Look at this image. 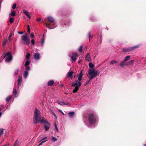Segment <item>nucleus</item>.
Listing matches in <instances>:
<instances>
[{
    "mask_svg": "<svg viewBox=\"0 0 146 146\" xmlns=\"http://www.w3.org/2000/svg\"><path fill=\"white\" fill-rule=\"evenodd\" d=\"M17 90H15L13 91V93L15 95H16L17 94Z\"/></svg>",
    "mask_w": 146,
    "mask_h": 146,
    "instance_id": "49530a36",
    "label": "nucleus"
},
{
    "mask_svg": "<svg viewBox=\"0 0 146 146\" xmlns=\"http://www.w3.org/2000/svg\"><path fill=\"white\" fill-rule=\"evenodd\" d=\"M90 80H89V81H87L86 82V83H85V85H87V84H89V83L90 82Z\"/></svg>",
    "mask_w": 146,
    "mask_h": 146,
    "instance_id": "3c124183",
    "label": "nucleus"
},
{
    "mask_svg": "<svg viewBox=\"0 0 146 146\" xmlns=\"http://www.w3.org/2000/svg\"><path fill=\"white\" fill-rule=\"evenodd\" d=\"M57 102L59 104H60L61 105H64L66 104L64 102L60 101H57Z\"/></svg>",
    "mask_w": 146,
    "mask_h": 146,
    "instance_id": "aec40b11",
    "label": "nucleus"
},
{
    "mask_svg": "<svg viewBox=\"0 0 146 146\" xmlns=\"http://www.w3.org/2000/svg\"><path fill=\"white\" fill-rule=\"evenodd\" d=\"M54 82L53 80H50L48 82V86H51L54 83Z\"/></svg>",
    "mask_w": 146,
    "mask_h": 146,
    "instance_id": "f3484780",
    "label": "nucleus"
},
{
    "mask_svg": "<svg viewBox=\"0 0 146 146\" xmlns=\"http://www.w3.org/2000/svg\"><path fill=\"white\" fill-rule=\"evenodd\" d=\"M62 114H63V115H64V113L62 111Z\"/></svg>",
    "mask_w": 146,
    "mask_h": 146,
    "instance_id": "13d9d810",
    "label": "nucleus"
},
{
    "mask_svg": "<svg viewBox=\"0 0 146 146\" xmlns=\"http://www.w3.org/2000/svg\"><path fill=\"white\" fill-rule=\"evenodd\" d=\"M41 18H38L37 19L36 21H40L41 20Z\"/></svg>",
    "mask_w": 146,
    "mask_h": 146,
    "instance_id": "8fccbe9b",
    "label": "nucleus"
},
{
    "mask_svg": "<svg viewBox=\"0 0 146 146\" xmlns=\"http://www.w3.org/2000/svg\"><path fill=\"white\" fill-rule=\"evenodd\" d=\"M7 40L5 39L4 42L2 44V45L3 46L5 45L7 43Z\"/></svg>",
    "mask_w": 146,
    "mask_h": 146,
    "instance_id": "ea45409f",
    "label": "nucleus"
},
{
    "mask_svg": "<svg viewBox=\"0 0 146 146\" xmlns=\"http://www.w3.org/2000/svg\"><path fill=\"white\" fill-rule=\"evenodd\" d=\"M48 19L49 21L51 23H53L54 22V20L51 17L49 16L48 17Z\"/></svg>",
    "mask_w": 146,
    "mask_h": 146,
    "instance_id": "4468645a",
    "label": "nucleus"
},
{
    "mask_svg": "<svg viewBox=\"0 0 146 146\" xmlns=\"http://www.w3.org/2000/svg\"><path fill=\"white\" fill-rule=\"evenodd\" d=\"M11 96L10 95L6 99V101L7 102H8L11 99Z\"/></svg>",
    "mask_w": 146,
    "mask_h": 146,
    "instance_id": "b1692460",
    "label": "nucleus"
},
{
    "mask_svg": "<svg viewBox=\"0 0 146 146\" xmlns=\"http://www.w3.org/2000/svg\"><path fill=\"white\" fill-rule=\"evenodd\" d=\"M88 35H89V38L90 39L92 38L93 36H91L90 32L89 33Z\"/></svg>",
    "mask_w": 146,
    "mask_h": 146,
    "instance_id": "58836bf2",
    "label": "nucleus"
},
{
    "mask_svg": "<svg viewBox=\"0 0 146 146\" xmlns=\"http://www.w3.org/2000/svg\"><path fill=\"white\" fill-rule=\"evenodd\" d=\"M74 112H69V114L70 117H73V116L74 115Z\"/></svg>",
    "mask_w": 146,
    "mask_h": 146,
    "instance_id": "393cba45",
    "label": "nucleus"
},
{
    "mask_svg": "<svg viewBox=\"0 0 146 146\" xmlns=\"http://www.w3.org/2000/svg\"><path fill=\"white\" fill-rule=\"evenodd\" d=\"M82 45H81L78 49V50L80 52H81L82 51Z\"/></svg>",
    "mask_w": 146,
    "mask_h": 146,
    "instance_id": "7c9ffc66",
    "label": "nucleus"
},
{
    "mask_svg": "<svg viewBox=\"0 0 146 146\" xmlns=\"http://www.w3.org/2000/svg\"><path fill=\"white\" fill-rule=\"evenodd\" d=\"M14 20V18H11L10 19L9 22L11 23H12L13 22Z\"/></svg>",
    "mask_w": 146,
    "mask_h": 146,
    "instance_id": "e433bc0d",
    "label": "nucleus"
},
{
    "mask_svg": "<svg viewBox=\"0 0 146 146\" xmlns=\"http://www.w3.org/2000/svg\"><path fill=\"white\" fill-rule=\"evenodd\" d=\"M134 62V60H131L130 61L127 63V65H129L132 64Z\"/></svg>",
    "mask_w": 146,
    "mask_h": 146,
    "instance_id": "4be33fe9",
    "label": "nucleus"
},
{
    "mask_svg": "<svg viewBox=\"0 0 146 146\" xmlns=\"http://www.w3.org/2000/svg\"><path fill=\"white\" fill-rule=\"evenodd\" d=\"M11 15L12 16H15V13L13 11L11 13Z\"/></svg>",
    "mask_w": 146,
    "mask_h": 146,
    "instance_id": "72a5a7b5",
    "label": "nucleus"
},
{
    "mask_svg": "<svg viewBox=\"0 0 146 146\" xmlns=\"http://www.w3.org/2000/svg\"><path fill=\"white\" fill-rule=\"evenodd\" d=\"M47 140H46L45 141H41L42 142L41 143H40L38 145V146H40L41 145H42L43 143L45 142Z\"/></svg>",
    "mask_w": 146,
    "mask_h": 146,
    "instance_id": "4c0bfd02",
    "label": "nucleus"
},
{
    "mask_svg": "<svg viewBox=\"0 0 146 146\" xmlns=\"http://www.w3.org/2000/svg\"><path fill=\"white\" fill-rule=\"evenodd\" d=\"M18 33L19 34H22L23 33V32H18Z\"/></svg>",
    "mask_w": 146,
    "mask_h": 146,
    "instance_id": "603ef678",
    "label": "nucleus"
},
{
    "mask_svg": "<svg viewBox=\"0 0 146 146\" xmlns=\"http://www.w3.org/2000/svg\"><path fill=\"white\" fill-rule=\"evenodd\" d=\"M73 72L72 71L69 72L67 74V76L70 77L71 79L72 78V74Z\"/></svg>",
    "mask_w": 146,
    "mask_h": 146,
    "instance_id": "f8f14e48",
    "label": "nucleus"
},
{
    "mask_svg": "<svg viewBox=\"0 0 146 146\" xmlns=\"http://www.w3.org/2000/svg\"><path fill=\"white\" fill-rule=\"evenodd\" d=\"M47 137H44V138L42 139L41 141H44V139H47Z\"/></svg>",
    "mask_w": 146,
    "mask_h": 146,
    "instance_id": "09e8293b",
    "label": "nucleus"
},
{
    "mask_svg": "<svg viewBox=\"0 0 146 146\" xmlns=\"http://www.w3.org/2000/svg\"><path fill=\"white\" fill-rule=\"evenodd\" d=\"M18 69H17V70H15V75H17L18 74Z\"/></svg>",
    "mask_w": 146,
    "mask_h": 146,
    "instance_id": "37998d69",
    "label": "nucleus"
},
{
    "mask_svg": "<svg viewBox=\"0 0 146 146\" xmlns=\"http://www.w3.org/2000/svg\"><path fill=\"white\" fill-rule=\"evenodd\" d=\"M2 115V113L1 112H0V117Z\"/></svg>",
    "mask_w": 146,
    "mask_h": 146,
    "instance_id": "6e6d98bb",
    "label": "nucleus"
},
{
    "mask_svg": "<svg viewBox=\"0 0 146 146\" xmlns=\"http://www.w3.org/2000/svg\"><path fill=\"white\" fill-rule=\"evenodd\" d=\"M85 60L86 61L88 62H90L91 61V58L89 53H87L86 55L85 58Z\"/></svg>",
    "mask_w": 146,
    "mask_h": 146,
    "instance_id": "9d476101",
    "label": "nucleus"
},
{
    "mask_svg": "<svg viewBox=\"0 0 146 146\" xmlns=\"http://www.w3.org/2000/svg\"><path fill=\"white\" fill-rule=\"evenodd\" d=\"M89 120L90 123H95L96 121V118L92 114H90L89 116Z\"/></svg>",
    "mask_w": 146,
    "mask_h": 146,
    "instance_id": "423d86ee",
    "label": "nucleus"
},
{
    "mask_svg": "<svg viewBox=\"0 0 146 146\" xmlns=\"http://www.w3.org/2000/svg\"><path fill=\"white\" fill-rule=\"evenodd\" d=\"M22 77L21 76H19L18 78V86H19L20 84V82L22 81Z\"/></svg>",
    "mask_w": 146,
    "mask_h": 146,
    "instance_id": "ddd939ff",
    "label": "nucleus"
},
{
    "mask_svg": "<svg viewBox=\"0 0 146 146\" xmlns=\"http://www.w3.org/2000/svg\"><path fill=\"white\" fill-rule=\"evenodd\" d=\"M30 64V62L29 61H27L25 64V66H27L28 65H29Z\"/></svg>",
    "mask_w": 146,
    "mask_h": 146,
    "instance_id": "c9c22d12",
    "label": "nucleus"
},
{
    "mask_svg": "<svg viewBox=\"0 0 146 146\" xmlns=\"http://www.w3.org/2000/svg\"><path fill=\"white\" fill-rule=\"evenodd\" d=\"M118 62V61L115 60H112L111 61L110 63V64L112 65L113 64H114Z\"/></svg>",
    "mask_w": 146,
    "mask_h": 146,
    "instance_id": "bb28decb",
    "label": "nucleus"
},
{
    "mask_svg": "<svg viewBox=\"0 0 146 146\" xmlns=\"http://www.w3.org/2000/svg\"><path fill=\"white\" fill-rule=\"evenodd\" d=\"M46 27H48L50 29H51V28L50 27H48V24L46 23ZM52 29V28H51V29Z\"/></svg>",
    "mask_w": 146,
    "mask_h": 146,
    "instance_id": "5fc2aeb1",
    "label": "nucleus"
},
{
    "mask_svg": "<svg viewBox=\"0 0 146 146\" xmlns=\"http://www.w3.org/2000/svg\"><path fill=\"white\" fill-rule=\"evenodd\" d=\"M2 146H10V144H7L5 145H3Z\"/></svg>",
    "mask_w": 146,
    "mask_h": 146,
    "instance_id": "864d4df0",
    "label": "nucleus"
},
{
    "mask_svg": "<svg viewBox=\"0 0 146 146\" xmlns=\"http://www.w3.org/2000/svg\"><path fill=\"white\" fill-rule=\"evenodd\" d=\"M78 76V80H76L75 82H73L72 84V86L75 87L73 91V93H76L77 92L81 85V84L80 81L82 79L83 76L82 70L80 71V74Z\"/></svg>",
    "mask_w": 146,
    "mask_h": 146,
    "instance_id": "f03ea898",
    "label": "nucleus"
},
{
    "mask_svg": "<svg viewBox=\"0 0 146 146\" xmlns=\"http://www.w3.org/2000/svg\"><path fill=\"white\" fill-rule=\"evenodd\" d=\"M51 112L52 114L54 116V117H55V119H57V117L56 115L55 114V113L52 111L51 110Z\"/></svg>",
    "mask_w": 146,
    "mask_h": 146,
    "instance_id": "473e14b6",
    "label": "nucleus"
},
{
    "mask_svg": "<svg viewBox=\"0 0 146 146\" xmlns=\"http://www.w3.org/2000/svg\"><path fill=\"white\" fill-rule=\"evenodd\" d=\"M130 56H127L125 57L124 60L126 62L127 61L129 60L130 59Z\"/></svg>",
    "mask_w": 146,
    "mask_h": 146,
    "instance_id": "6ab92c4d",
    "label": "nucleus"
},
{
    "mask_svg": "<svg viewBox=\"0 0 146 146\" xmlns=\"http://www.w3.org/2000/svg\"><path fill=\"white\" fill-rule=\"evenodd\" d=\"M16 4L15 3H14L13 5L12 8L13 9H15L16 8Z\"/></svg>",
    "mask_w": 146,
    "mask_h": 146,
    "instance_id": "a19ab883",
    "label": "nucleus"
},
{
    "mask_svg": "<svg viewBox=\"0 0 146 146\" xmlns=\"http://www.w3.org/2000/svg\"><path fill=\"white\" fill-rule=\"evenodd\" d=\"M144 146H146V145H144Z\"/></svg>",
    "mask_w": 146,
    "mask_h": 146,
    "instance_id": "bf43d9fd",
    "label": "nucleus"
},
{
    "mask_svg": "<svg viewBox=\"0 0 146 146\" xmlns=\"http://www.w3.org/2000/svg\"><path fill=\"white\" fill-rule=\"evenodd\" d=\"M30 56V54L29 53H27L26 56V58L27 60H28L29 57Z\"/></svg>",
    "mask_w": 146,
    "mask_h": 146,
    "instance_id": "c756f323",
    "label": "nucleus"
},
{
    "mask_svg": "<svg viewBox=\"0 0 146 146\" xmlns=\"http://www.w3.org/2000/svg\"><path fill=\"white\" fill-rule=\"evenodd\" d=\"M139 46H136L131 47H129L127 48H124L123 51L124 52H129L133 50L138 47Z\"/></svg>",
    "mask_w": 146,
    "mask_h": 146,
    "instance_id": "0eeeda50",
    "label": "nucleus"
},
{
    "mask_svg": "<svg viewBox=\"0 0 146 146\" xmlns=\"http://www.w3.org/2000/svg\"><path fill=\"white\" fill-rule=\"evenodd\" d=\"M46 121V119L43 117L41 116L39 110L36 108L34 112L33 123L35 124L38 121H39L41 123H43L44 122Z\"/></svg>",
    "mask_w": 146,
    "mask_h": 146,
    "instance_id": "f257e3e1",
    "label": "nucleus"
},
{
    "mask_svg": "<svg viewBox=\"0 0 146 146\" xmlns=\"http://www.w3.org/2000/svg\"><path fill=\"white\" fill-rule=\"evenodd\" d=\"M31 43L32 45H34L35 44V41L34 39H32L31 41Z\"/></svg>",
    "mask_w": 146,
    "mask_h": 146,
    "instance_id": "f704fd0d",
    "label": "nucleus"
},
{
    "mask_svg": "<svg viewBox=\"0 0 146 146\" xmlns=\"http://www.w3.org/2000/svg\"><path fill=\"white\" fill-rule=\"evenodd\" d=\"M3 129L2 128L0 129V137H1V135L3 134Z\"/></svg>",
    "mask_w": 146,
    "mask_h": 146,
    "instance_id": "c85d7f7f",
    "label": "nucleus"
},
{
    "mask_svg": "<svg viewBox=\"0 0 146 146\" xmlns=\"http://www.w3.org/2000/svg\"><path fill=\"white\" fill-rule=\"evenodd\" d=\"M44 38H42V39L41 41V44L43 45L44 43Z\"/></svg>",
    "mask_w": 146,
    "mask_h": 146,
    "instance_id": "a18cd8bd",
    "label": "nucleus"
},
{
    "mask_svg": "<svg viewBox=\"0 0 146 146\" xmlns=\"http://www.w3.org/2000/svg\"><path fill=\"white\" fill-rule=\"evenodd\" d=\"M12 35V33H11L10 34L9 36L8 39H9V41L10 42H11L12 41V39H11V36Z\"/></svg>",
    "mask_w": 146,
    "mask_h": 146,
    "instance_id": "cd10ccee",
    "label": "nucleus"
},
{
    "mask_svg": "<svg viewBox=\"0 0 146 146\" xmlns=\"http://www.w3.org/2000/svg\"><path fill=\"white\" fill-rule=\"evenodd\" d=\"M19 146V141L17 140L15 142L13 146Z\"/></svg>",
    "mask_w": 146,
    "mask_h": 146,
    "instance_id": "412c9836",
    "label": "nucleus"
},
{
    "mask_svg": "<svg viewBox=\"0 0 146 146\" xmlns=\"http://www.w3.org/2000/svg\"><path fill=\"white\" fill-rule=\"evenodd\" d=\"M88 73L89 75L90 76V80H91L93 78L97 76L99 74L100 72L94 69L91 68L89 69Z\"/></svg>",
    "mask_w": 146,
    "mask_h": 146,
    "instance_id": "7ed1b4c3",
    "label": "nucleus"
},
{
    "mask_svg": "<svg viewBox=\"0 0 146 146\" xmlns=\"http://www.w3.org/2000/svg\"><path fill=\"white\" fill-rule=\"evenodd\" d=\"M28 74V72L27 71H25L24 73V76L25 78H27Z\"/></svg>",
    "mask_w": 146,
    "mask_h": 146,
    "instance_id": "a211bd4d",
    "label": "nucleus"
},
{
    "mask_svg": "<svg viewBox=\"0 0 146 146\" xmlns=\"http://www.w3.org/2000/svg\"><path fill=\"white\" fill-rule=\"evenodd\" d=\"M80 61H79L78 62V63L79 64V63H80Z\"/></svg>",
    "mask_w": 146,
    "mask_h": 146,
    "instance_id": "4d7b16f0",
    "label": "nucleus"
},
{
    "mask_svg": "<svg viewBox=\"0 0 146 146\" xmlns=\"http://www.w3.org/2000/svg\"><path fill=\"white\" fill-rule=\"evenodd\" d=\"M26 71H27L28 72L29 70H30V68L29 67H28L26 68Z\"/></svg>",
    "mask_w": 146,
    "mask_h": 146,
    "instance_id": "de8ad7c7",
    "label": "nucleus"
},
{
    "mask_svg": "<svg viewBox=\"0 0 146 146\" xmlns=\"http://www.w3.org/2000/svg\"><path fill=\"white\" fill-rule=\"evenodd\" d=\"M5 60L6 62H9L12 60V56L11 52H9L7 53L5 56Z\"/></svg>",
    "mask_w": 146,
    "mask_h": 146,
    "instance_id": "39448f33",
    "label": "nucleus"
},
{
    "mask_svg": "<svg viewBox=\"0 0 146 146\" xmlns=\"http://www.w3.org/2000/svg\"><path fill=\"white\" fill-rule=\"evenodd\" d=\"M89 66L90 68H93L94 67V65L92 63L90 62L89 64Z\"/></svg>",
    "mask_w": 146,
    "mask_h": 146,
    "instance_id": "5701e85b",
    "label": "nucleus"
},
{
    "mask_svg": "<svg viewBox=\"0 0 146 146\" xmlns=\"http://www.w3.org/2000/svg\"><path fill=\"white\" fill-rule=\"evenodd\" d=\"M73 56H70V58L72 59V61L75 62L76 60V58L78 56V54L76 53H74L73 54Z\"/></svg>",
    "mask_w": 146,
    "mask_h": 146,
    "instance_id": "6e6552de",
    "label": "nucleus"
},
{
    "mask_svg": "<svg viewBox=\"0 0 146 146\" xmlns=\"http://www.w3.org/2000/svg\"><path fill=\"white\" fill-rule=\"evenodd\" d=\"M23 13H24L29 18H31V16L29 14V13L28 12H27L26 10H24L23 11Z\"/></svg>",
    "mask_w": 146,
    "mask_h": 146,
    "instance_id": "dca6fc26",
    "label": "nucleus"
},
{
    "mask_svg": "<svg viewBox=\"0 0 146 146\" xmlns=\"http://www.w3.org/2000/svg\"><path fill=\"white\" fill-rule=\"evenodd\" d=\"M31 37L32 38H34V37H35V35H34V33H31Z\"/></svg>",
    "mask_w": 146,
    "mask_h": 146,
    "instance_id": "79ce46f5",
    "label": "nucleus"
},
{
    "mask_svg": "<svg viewBox=\"0 0 146 146\" xmlns=\"http://www.w3.org/2000/svg\"><path fill=\"white\" fill-rule=\"evenodd\" d=\"M40 58V54L38 53H35L34 55V58L36 60H39Z\"/></svg>",
    "mask_w": 146,
    "mask_h": 146,
    "instance_id": "9b49d317",
    "label": "nucleus"
},
{
    "mask_svg": "<svg viewBox=\"0 0 146 146\" xmlns=\"http://www.w3.org/2000/svg\"><path fill=\"white\" fill-rule=\"evenodd\" d=\"M1 109V108H0V110Z\"/></svg>",
    "mask_w": 146,
    "mask_h": 146,
    "instance_id": "052dcab7",
    "label": "nucleus"
},
{
    "mask_svg": "<svg viewBox=\"0 0 146 146\" xmlns=\"http://www.w3.org/2000/svg\"><path fill=\"white\" fill-rule=\"evenodd\" d=\"M28 36V35L27 34H25L22 36V40L21 42V43L22 44L27 45H29V44L30 41Z\"/></svg>",
    "mask_w": 146,
    "mask_h": 146,
    "instance_id": "20e7f679",
    "label": "nucleus"
},
{
    "mask_svg": "<svg viewBox=\"0 0 146 146\" xmlns=\"http://www.w3.org/2000/svg\"><path fill=\"white\" fill-rule=\"evenodd\" d=\"M125 61H124V60H123V61L120 62V66L122 67H123L126 65L125 63Z\"/></svg>",
    "mask_w": 146,
    "mask_h": 146,
    "instance_id": "2eb2a0df",
    "label": "nucleus"
},
{
    "mask_svg": "<svg viewBox=\"0 0 146 146\" xmlns=\"http://www.w3.org/2000/svg\"><path fill=\"white\" fill-rule=\"evenodd\" d=\"M46 121L44 122V123H45L46 124L44 125V127L45 129L46 130H48L50 128V124L48 122L47 120L46 119Z\"/></svg>",
    "mask_w": 146,
    "mask_h": 146,
    "instance_id": "1a4fd4ad",
    "label": "nucleus"
},
{
    "mask_svg": "<svg viewBox=\"0 0 146 146\" xmlns=\"http://www.w3.org/2000/svg\"><path fill=\"white\" fill-rule=\"evenodd\" d=\"M57 139L54 137L53 136H52V138L51 139V140L52 142H55V141H57Z\"/></svg>",
    "mask_w": 146,
    "mask_h": 146,
    "instance_id": "a878e982",
    "label": "nucleus"
},
{
    "mask_svg": "<svg viewBox=\"0 0 146 146\" xmlns=\"http://www.w3.org/2000/svg\"><path fill=\"white\" fill-rule=\"evenodd\" d=\"M54 127H55V128L56 130L57 131V132H59L58 129L57 128V125H56V123H55L54 124Z\"/></svg>",
    "mask_w": 146,
    "mask_h": 146,
    "instance_id": "2f4dec72",
    "label": "nucleus"
},
{
    "mask_svg": "<svg viewBox=\"0 0 146 146\" xmlns=\"http://www.w3.org/2000/svg\"><path fill=\"white\" fill-rule=\"evenodd\" d=\"M28 32L29 33L30 32V27L29 25H28Z\"/></svg>",
    "mask_w": 146,
    "mask_h": 146,
    "instance_id": "c03bdc74",
    "label": "nucleus"
}]
</instances>
